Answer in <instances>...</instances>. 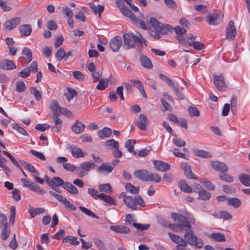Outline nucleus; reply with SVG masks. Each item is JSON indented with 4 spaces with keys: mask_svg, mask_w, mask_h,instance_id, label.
I'll return each instance as SVG.
<instances>
[{
    "mask_svg": "<svg viewBox=\"0 0 250 250\" xmlns=\"http://www.w3.org/2000/svg\"><path fill=\"white\" fill-rule=\"evenodd\" d=\"M149 22L151 26L154 27L156 32L161 33L162 35H166L168 32L175 31L177 36H181L186 33V30L179 26L175 27L174 29L169 24H165L161 23L154 18L151 17L149 19Z\"/></svg>",
    "mask_w": 250,
    "mask_h": 250,
    "instance_id": "f257e3e1",
    "label": "nucleus"
},
{
    "mask_svg": "<svg viewBox=\"0 0 250 250\" xmlns=\"http://www.w3.org/2000/svg\"><path fill=\"white\" fill-rule=\"evenodd\" d=\"M140 38L138 36H136L134 33H126L123 35L124 48L125 49L128 50L131 48H134L136 46L135 43H138L139 45H142L143 42L145 45L146 40L144 39L142 35L139 34Z\"/></svg>",
    "mask_w": 250,
    "mask_h": 250,
    "instance_id": "f03ea898",
    "label": "nucleus"
},
{
    "mask_svg": "<svg viewBox=\"0 0 250 250\" xmlns=\"http://www.w3.org/2000/svg\"><path fill=\"white\" fill-rule=\"evenodd\" d=\"M171 217L177 223L181 230L186 231L191 230V226L190 222L194 223L195 221L194 219H191L189 222L187 218L185 216L181 214L175 212L171 213Z\"/></svg>",
    "mask_w": 250,
    "mask_h": 250,
    "instance_id": "7ed1b4c3",
    "label": "nucleus"
},
{
    "mask_svg": "<svg viewBox=\"0 0 250 250\" xmlns=\"http://www.w3.org/2000/svg\"><path fill=\"white\" fill-rule=\"evenodd\" d=\"M134 175L138 179L144 181H154L159 183L161 180V176L158 174H153L145 169L136 170Z\"/></svg>",
    "mask_w": 250,
    "mask_h": 250,
    "instance_id": "20e7f679",
    "label": "nucleus"
},
{
    "mask_svg": "<svg viewBox=\"0 0 250 250\" xmlns=\"http://www.w3.org/2000/svg\"><path fill=\"white\" fill-rule=\"evenodd\" d=\"M124 201L126 206L133 210L136 209L137 205L142 207L145 206L144 200L140 195L136 196L134 197L124 195Z\"/></svg>",
    "mask_w": 250,
    "mask_h": 250,
    "instance_id": "39448f33",
    "label": "nucleus"
},
{
    "mask_svg": "<svg viewBox=\"0 0 250 250\" xmlns=\"http://www.w3.org/2000/svg\"><path fill=\"white\" fill-rule=\"evenodd\" d=\"M168 234L171 240L177 244L175 246L176 250H190L187 247V242H185L182 237L170 232H169Z\"/></svg>",
    "mask_w": 250,
    "mask_h": 250,
    "instance_id": "423d86ee",
    "label": "nucleus"
},
{
    "mask_svg": "<svg viewBox=\"0 0 250 250\" xmlns=\"http://www.w3.org/2000/svg\"><path fill=\"white\" fill-rule=\"evenodd\" d=\"M94 167H97V165L94 163L84 162L81 163L80 165V169L78 170L80 171L79 172L80 177H82L87 174L91 168Z\"/></svg>",
    "mask_w": 250,
    "mask_h": 250,
    "instance_id": "0eeeda50",
    "label": "nucleus"
},
{
    "mask_svg": "<svg viewBox=\"0 0 250 250\" xmlns=\"http://www.w3.org/2000/svg\"><path fill=\"white\" fill-rule=\"evenodd\" d=\"M213 80L214 84L218 90H223L227 87V85L224 82V78L222 74L216 75L213 74Z\"/></svg>",
    "mask_w": 250,
    "mask_h": 250,
    "instance_id": "6e6552de",
    "label": "nucleus"
},
{
    "mask_svg": "<svg viewBox=\"0 0 250 250\" xmlns=\"http://www.w3.org/2000/svg\"><path fill=\"white\" fill-rule=\"evenodd\" d=\"M222 18L223 16L221 14H208L206 17V21L208 24L215 25L221 21Z\"/></svg>",
    "mask_w": 250,
    "mask_h": 250,
    "instance_id": "1a4fd4ad",
    "label": "nucleus"
},
{
    "mask_svg": "<svg viewBox=\"0 0 250 250\" xmlns=\"http://www.w3.org/2000/svg\"><path fill=\"white\" fill-rule=\"evenodd\" d=\"M122 39L120 36H116L112 38L110 42V47L114 52H117L122 44Z\"/></svg>",
    "mask_w": 250,
    "mask_h": 250,
    "instance_id": "9d476101",
    "label": "nucleus"
},
{
    "mask_svg": "<svg viewBox=\"0 0 250 250\" xmlns=\"http://www.w3.org/2000/svg\"><path fill=\"white\" fill-rule=\"evenodd\" d=\"M21 21V17H15L6 21L4 27L8 30H12L15 28Z\"/></svg>",
    "mask_w": 250,
    "mask_h": 250,
    "instance_id": "9b49d317",
    "label": "nucleus"
},
{
    "mask_svg": "<svg viewBox=\"0 0 250 250\" xmlns=\"http://www.w3.org/2000/svg\"><path fill=\"white\" fill-rule=\"evenodd\" d=\"M225 35L228 40H233L234 39V23L232 21H229L226 29Z\"/></svg>",
    "mask_w": 250,
    "mask_h": 250,
    "instance_id": "f8f14e48",
    "label": "nucleus"
},
{
    "mask_svg": "<svg viewBox=\"0 0 250 250\" xmlns=\"http://www.w3.org/2000/svg\"><path fill=\"white\" fill-rule=\"evenodd\" d=\"M153 165L154 168L160 171L166 172L170 168V166L168 163L161 161L155 160Z\"/></svg>",
    "mask_w": 250,
    "mask_h": 250,
    "instance_id": "ddd939ff",
    "label": "nucleus"
},
{
    "mask_svg": "<svg viewBox=\"0 0 250 250\" xmlns=\"http://www.w3.org/2000/svg\"><path fill=\"white\" fill-rule=\"evenodd\" d=\"M0 68L3 70H11L16 69V65L12 61L5 59L0 62Z\"/></svg>",
    "mask_w": 250,
    "mask_h": 250,
    "instance_id": "4468645a",
    "label": "nucleus"
},
{
    "mask_svg": "<svg viewBox=\"0 0 250 250\" xmlns=\"http://www.w3.org/2000/svg\"><path fill=\"white\" fill-rule=\"evenodd\" d=\"M212 167L215 170L220 171V173L228 171V167L224 163L219 161H212L211 163Z\"/></svg>",
    "mask_w": 250,
    "mask_h": 250,
    "instance_id": "2eb2a0df",
    "label": "nucleus"
},
{
    "mask_svg": "<svg viewBox=\"0 0 250 250\" xmlns=\"http://www.w3.org/2000/svg\"><path fill=\"white\" fill-rule=\"evenodd\" d=\"M113 169L110 164L108 163H103L98 168L97 171L102 173L103 175H106L109 173H111L113 171Z\"/></svg>",
    "mask_w": 250,
    "mask_h": 250,
    "instance_id": "dca6fc26",
    "label": "nucleus"
},
{
    "mask_svg": "<svg viewBox=\"0 0 250 250\" xmlns=\"http://www.w3.org/2000/svg\"><path fill=\"white\" fill-rule=\"evenodd\" d=\"M20 34L22 37H27L31 35L32 29L30 24H24L19 28Z\"/></svg>",
    "mask_w": 250,
    "mask_h": 250,
    "instance_id": "f3484780",
    "label": "nucleus"
},
{
    "mask_svg": "<svg viewBox=\"0 0 250 250\" xmlns=\"http://www.w3.org/2000/svg\"><path fill=\"white\" fill-rule=\"evenodd\" d=\"M110 229L113 231L122 234H128L130 232V229L123 225L110 226Z\"/></svg>",
    "mask_w": 250,
    "mask_h": 250,
    "instance_id": "a211bd4d",
    "label": "nucleus"
},
{
    "mask_svg": "<svg viewBox=\"0 0 250 250\" xmlns=\"http://www.w3.org/2000/svg\"><path fill=\"white\" fill-rule=\"evenodd\" d=\"M69 151L71 152L72 156L76 158L83 157L85 156L82 150L75 146H71L69 147Z\"/></svg>",
    "mask_w": 250,
    "mask_h": 250,
    "instance_id": "6ab92c4d",
    "label": "nucleus"
},
{
    "mask_svg": "<svg viewBox=\"0 0 250 250\" xmlns=\"http://www.w3.org/2000/svg\"><path fill=\"white\" fill-rule=\"evenodd\" d=\"M140 61L142 65L145 68L151 69L153 67V64L151 60L146 55H141Z\"/></svg>",
    "mask_w": 250,
    "mask_h": 250,
    "instance_id": "aec40b11",
    "label": "nucleus"
},
{
    "mask_svg": "<svg viewBox=\"0 0 250 250\" xmlns=\"http://www.w3.org/2000/svg\"><path fill=\"white\" fill-rule=\"evenodd\" d=\"M131 83L133 84L134 87L138 89L141 94L144 97L146 98L147 96L144 87L142 83L138 80H131Z\"/></svg>",
    "mask_w": 250,
    "mask_h": 250,
    "instance_id": "412c9836",
    "label": "nucleus"
},
{
    "mask_svg": "<svg viewBox=\"0 0 250 250\" xmlns=\"http://www.w3.org/2000/svg\"><path fill=\"white\" fill-rule=\"evenodd\" d=\"M188 232H187L184 234V238L185 242H187V245L189 244L190 245L193 246V244L195 243V241L197 236L193 234L192 230L191 229Z\"/></svg>",
    "mask_w": 250,
    "mask_h": 250,
    "instance_id": "4be33fe9",
    "label": "nucleus"
},
{
    "mask_svg": "<svg viewBox=\"0 0 250 250\" xmlns=\"http://www.w3.org/2000/svg\"><path fill=\"white\" fill-rule=\"evenodd\" d=\"M85 128L84 124L79 121H77L72 126V130L75 134H79L83 131Z\"/></svg>",
    "mask_w": 250,
    "mask_h": 250,
    "instance_id": "5701e85b",
    "label": "nucleus"
},
{
    "mask_svg": "<svg viewBox=\"0 0 250 250\" xmlns=\"http://www.w3.org/2000/svg\"><path fill=\"white\" fill-rule=\"evenodd\" d=\"M147 118L144 114H141L140 115L139 121L137 123V126L143 131L146 130V125L147 123Z\"/></svg>",
    "mask_w": 250,
    "mask_h": 250,
    "instance_id": "b1692460",
    "label": "nucleus"
},
{
    "mask_svg": "<svg viewBox=\"0 0 250 250\" xmlns=\"http://www.w3.org/2000/svg\"><path fill=\"white\" fill-rule=\"evenodd\" d=\"M52 119L56 126L52 127V129L55 131L59 130L62 128V120L58 117V114H54L52 115Z\"/></svg>",
    "mask_w": 250,
    "mask_h": 250,
    "instance_id": "393cba45",
    "label": "nucleus"
},
{
    "mask_svg": "<svg viewBox=\"0 0 250 250\" xmlns=\"http://www.w3.org/2000/svg\"><path fill=\"white\" fill-rule=\"evenodd\" d=\"M112 134V130L110 128L107 127H104L103 129L99 130L98 131L99 137L101 139L109 137Z\"/></svg>",
    "mask_w": 250,
    "mask_h": 250,
    "instance_id": "a878e982",
    "label": "nucleus"
},
{
    "mask_svg": "<svg viewBox=\"0 0 250 250\" xmlns=\"http://www.w3.org/2000/svg\"><path fill=\"white\" fill-rule=\"evenodd\" d=\"M63 188L66 190L68 192L72 194L76 195L79 193V191L77 188L68 182H65Z\"/></svg>",
    "mask_w": 250,
    "mask_h": 250,
    "instance_id": "bb28decb",
    "label": "nucleus"
},
{
    "mask_svg": "<svg viewBox=\"0 0 250 250\" xmlns=\"http://www.w3.org/2000/svg\"><path fill=\"white\" fill-rule=\"evenodd\" d=\"M51 182L50 187L61 186L63 188L65 183L62 178L58 177H54L51 179Z\"/></svg>",
    "mask_w": 250,
    "mask_h": 250,
    "instance_id": "cd10ccee",
    "label": "nucleus"
},
{
    "mask_svg": "<svg viewBox=\"0 0 250 250\" xmlns=\"http://www.w3.org/2000/svg\"><path fill=\"white\" fill-rule=\"evenodd\" d=\"M179 186L181 190L185 192L190 193L192 191V189L185 180H180L179 182Z\"/></svg>",
    "mask_w": 250,
    "mask_h": 250,
    "instance_id": "c85d7f7f",
    "label": "nucleus"
},
{
    "mask_svg": "<svg viewBox=\"0 0 250 250\" xmlns=\"http://www.w3.org/2000/svg\"><path fill=\"white\" fill-rule=\"evenodd\" d=\"M184 170L185 175L188 179H197L196 175L192 173L191 168L190 166L186 165L183 168Z\"/></svg>",
    "mask_w": 250,
    "mask_h": 250,
    "instance_id": "c756f323",
    "label": "nucleus"
},
{
    "mask_svg": "<svg viewBox=\"0 0 250 250\" xmlns=\"http://www.w3.org/2000/svg\"><path fill=\"white\" fill-rule=\"evenodd\" d=\"M209 238L216 242H223L226 240L225 235L223 233L219 232L212 233Z\"/></svg>",
    "mask_w": 250,
    "mask_h": 250,
    "instance_id": "7c9ffc66",
    "label": "nucleus"
},
{
    "mask_svg": "<svg viewBox=\"0 0 250 250\" xmlns=\"http://www.w3.org/2000/svg\"><path fill=\"white\" fill-rule=\"evenodd\" d=\"M99 198L103 200L109 205H116L115 201L111 197V196L108 195H106L102 193H100Z\"/></svg>",
    "mask_w": 250,
    "mask_h": 250,
    "instance_id": "2f4dec72",
    "label": "nucleus"
},
{
    "mask_svg": "<svg viewBox=\"0 0 250 250\" xmlns=\"http://www.w3.org/2000/svg\"><path fill=\"white\" fill-rule=\"evenodd\" d=\"M68 242H70V244L73 246L79 245L80 244L79 241L77 240V237L71 236H66L62 239V243H66Z\"/></svg>",
    "mask_w": 250,
    "mask_h": 250,
    "instance_id": "473e14b6",
    "label": "nucleus"
},
{
    "mask_svg": "<svg viewBox=\"0 0 250 250\" xmlns=\"http://www.w3.org/2000/svg\"><path fill=\"white\" fill-rule=\"evenodd\" d=\"M240 182L245 186H250V175L246 174H241L239 176Z\"/></svg>",
    "mask_w": 250,
    "mask_h": 250,
    "instance_id": "72a5a7b5",
    "label": "nucleus"
},
{
    "mask_svg": "<svg viewBox=\"0 0 250 250\" xmlns=\"http://www.w3.org/2000/svg\"><path fill=\"white\" fill-rule=\"evenodd\" d=\"M50 108L52 111V115L59 114V113L61 110L62 107L60 106L58 104V103L54 100L52 102Z\"/></svg>",
    "mask_w": 250,
    "mask_h": 250,
    "instance_id": "f704fd0d",
    "label": "nucleus"
},
{
    "mask_svg": "<svg viewBox=\"0 0 250 250\" xmlns=\"http://www.w3.org/2000/svg\"><path fill=\"white\" fill-rule=\"evenodd\" d=\"M198 199L202 200H209L211 197L210 192L206 190L205 189L198 191Z\"/></svg>",
    "mask_w": 250,
    "mask_h": 250,
    "instance_id": "c9c22d12",
    "label": "nucleus"
},
{
    "mask_svg": "<svg viewBox=\"0 0 250 250\" xmlns=\"http://www.w3.org/2000/svg\"><path fill=\"white\" fill-rule=\"evenodd\" d=\"M135 144V140L133 141L132 140H128L125 144V147L127 149L128 152L132 153L134 155H136V152L134 150V146Z\"/></svg>",
    "mask_w": 250,
    "mask_h": 250,
    "instance_id": "e433bc0d",
    "label": "nucleus"
},
{
    "mask_svg": "<svg viewBox=\"0 0 250 250\" xmlns=\"http://www.w3.org/2000/svg\"><path fill=\"white\" fill-rule=\"evenodd\" d=\"M194 154L195 156L203 158H208L211 157L210 154L208 152L203 150H194Z\"/></svg>",
    "mask_w": 250,
    "mask_h": 250,
    "instance_id": "4c0bfd02",
    "label": "nucleus"
},
{
    "mask_svg": "<svg viewBox=\"0 0 250 250\" xmlns=\"http://www.w3.org/2000/svg\"><path fill=\"white\" fill-rule=\"evenodd\" d=\"M124 15L129 18L133 21H136V17L135 14L126 7L122 12Z\"/></svg>",
    "mask_w": 250,
    "mask_h": 250,
    "instance_id": "58836bf2",
    "label": "nucleus"
},
{
    "mask_svg": "<svg viewBox=\"0 0 250 250\" xmlns=\"http://www.w3.org/2000/svg\"><path fill=\"white\" fill-rule=\"evenodd\" d=\"M22 55L26 56L27 64L31 62L32 60V53L31 50L29 48L24 47L22 49Z\"/></svg>",
    "mask_w": 250,
    "mask_h": 250,
    "instance_id": "ea45409f",
    "label": "nucleus"
},
{
    "mask_svg": "<svg viewBox=\"0 0 250 250\" xmlns=\"http://www.w3.org/2000/svg\"><path fill=\"white\" fill-rule=\"evenodd\" d=\"M108 80L107 79H102L99 80V83L96 86V88L100 90H103L108 86Z\"/></svg>",
    "mask_w": 250,
    "mask_h": 250,
    "instance_id": "a19ab883",
    "label": "nucleus"
},
{
    "mask_svg": "<svg viewBox=\"0 0 250 250\" xmlns=\"http://www.w3.org/2000/svg\"><path fill=\"white\" fill-rule=\"evenodd\" d=\"M125 187L126 190L132 194H138L139 192V187H135L130 183H126Z\"/></svg>",
    "mask_w": 250,
    "mask_h": 250,
    "instance_id": "79ce46f5",
    "label": "nucleus"
},
{
    "mask_svg": "<svg viewBox=\"0 0 250 250\" xmlns=\"http://www.w3.org/2000/svg\"><path fill=\"white\" fill-rule=\"evenodd\" d=\"M66 208L71 209L72 210H76V208L65 197H63L62 201H61Z\"/></svg>",
    "mask_w": 250,
    "mask_h": 250,
    "instance_id": "37998d69",
    "label": "nucleus"
},
{
    "mask_svg": "<svg viewBox=\"0 0 250 250\" xmlns=\"http://www.w3.org/2000/svg\"><path fill=\"white\" fill-rule=\"evenodd\" d=\"M100 191L108 193V191H111L112 188L109 184H102L98 186Z\"/></svg>",
    "mask_w": 250,
    "mask_h": 250,
    "instance_id": "c03bdc74",
    "label": "nucleus"
},
{
    "mask_svg": "<svg viewBox=\"0 0 250 250\" xmlns=\"http://www.w3.org/2000/svg\"><path fill=\"white\" fill-rule=\"evenodd\" d=\"M79 208L84 213H85L87 215L91 216L92 218H96V219H99V217L97 216L94 212H93L90 210L85 208V207L80 206V207H79Z\"/></svg>",
    "mask_w": 250,
    "mask_h": 250,
    "instance_id": "a18cd8bd",
    "label": "nucleus"
},
{
    "mask_svg": "<svg viewBox=\"0 0 250 250\" xmlns=\"http://www.w3.org/2000/svg\"><path fill=\"white\" fill-rule=\"evenodd\" d=\"M26 89V85L22 81H18L16 83V90L19 92L21 93L24 92Z\"/></svg>",
    "mask_w": 250,
    "mask_h": 250,
    "instance_id": "49530a36",
    "label": "nucleus"
},
{
    "mask_svg": "<svg viewBox=\"0 0 250 250\" xmlns=\"http://www.w3.org/2000/svg\"><path fill=\"white\" fill-rule=\"evenodd\" d=\"M133 226L137 229L142 231L147 230L150 227L149 224H142L139 223H133Z\"/></svg>",
    "mask_w": 250,
    "mask_h": 250,
    "instance_id": "de8ad7c7",
    "label": "nucleus"
},
{
    "mask_svg": "<svg viewBox=\"0 0 250 250\" xmlns=\"http://www.w3.org/2000/svg\"><path fill=\"white\" fill-rule=\"evenodd\" d=\"M93 243L99 250H105V246L100 239L95 238L93 239Z\"/></svg>",
    "mask_w": 250,
    "mask_h": 250,
    "instance_id": "09e8293b",
    "label": "nucleus"
},
{
    "mask_svg": "<svg viewBox=\"0 0 250 250\" xmlns=\"http://www.w3.org/2000/svg\"><path fill=\"white\" fill-rule=\"evenodd\" d=\"M55 57L59 61H61L64 59L65 57V51L62 47H60L57 50Z\"/></svg>",
    "mask_w": 250,
    "mask_h": 250,
    "instance_id": "8fccbe9b",
    "label": "nucleus"
},
{
    "mask_svg": "<svg viewBox=\"0 0 250 250\" xmlns=\"http://www.w3.org/2000/svg\"><path fill=\"white\" fill-rule=\"evenodd\" d=\"M30 93L33 94L36 100L40 101L42 98L40 92L35 87H32L30 88Z\"/></svg>",
    "mask_w": 250,
    "mask_h": 250,
    "instance_id": "3c124183",
    "label": "nucleus"
},
{
    "mask_svg": "<svg viewBox=\"0 0 250 250\" xmlns=\"http://www.w3.org/2000/svg\"><path fill=\"white\" fill-rule=\"evenodd\" d=\"M189 46H192L194 48L197 50H200L204 48V44L203 43L198 42H189Z\"/></svg>",
    "mask_w": 250,
    "mask_h": 250,
    "instance_id": "603ef678",
    "label": "nucleus"
},
{
    "mask_svg": "<svg viewBox=\"0 0 250 250\" xmlns=\"http://www.w3.org/2000/svg\"><path fill=\"white\" fill-rule=\"evenodd\" d=\"M12 128L18 131L20 133L23 135L28 136L26 131L22 127L19 126L17 124H13Z\"/></svg>",
    "mask_w": 250,
    "mask_h": 250,
    "instance_id": "864d4df0",
    "label": "nucleus"
},
{
    "mask_svg": "<svg viewBox=\"0 0 250 250\" xmlns=\"http://www.w3.org/2000/svg\"><path fill=\"white\" fill-rule=\"evenodd\" d=\"M172 142L178 147L185 146L186 145V143L185 141L181 139L180 138H178L177 136L176 138L173 139Z\"/></svg>",
    "mask_w": 250,
    "mask_h": 250,
    "instance_id": "5fc2aeb1",
    "label": "nucleus"
},
{
    "mask_svg": "<svg viewBox=\"0 0 250 250\" xmlns=\"http://www.w3.org/2000/svg\"><path fill=\"white\" fill-rule=\"evenodd\" d=\"M73 76L76 80L79 81H83L85 79L84 75L80 71H74L73 72Z\"/></svg>",
    "mask_w": 250,
    "mask_h": 250,
    "instance_id": "6e6d98bb",
    "label": "nucleus"
},
{
    "mask_svg": "<svg viewBox=\"0 0 250 250\" xmlns=\"http://www.w3.org/2000/svg\"><path fill=\"white\" fill-rule=\"evenodd\" d=\"M105 145L111 147V148H114L115 149H117L119 147L118 143L114 139L107 140L105 142Z\"/></svg>",
    "mask_w": 250,
    "mask_h": 250,
    "instance_id": "4d7b16f0",
    "label": "nucleus"
},
{
    "mask_svg": "<svg viewBox=\"0 0 250 250\" xmlns=\"http://www.w3.org/2000/svg\"><path fill=\"white\" fill-rule=\"evenodd\" d=\"M10 230L8 229L7 225L3 227L1 238L3 240H6L9 237Z\"/></svg>",
    "mask_w": 250,
    "mask_h": 250,
    "instance_id": "13d9d810",
    "label": "nucleus"
},
{
    "mask_svg": "<svg viewBox=\"0 0 250 250\" xmlns=\"http://www.w3.org/2000/svg\"><path fill=\"white\" fill-rule=\"evenodd\" d=\"M88 192L89 194L95 199L100 197V193L98 191L93 188H89L88 189Z\"/></svg>",
    "mask_w": 250,
    "mask_h": 250,
    "instance_id": "bf43d9fd",
    "label": "nucleus"
},
{
    "mask_svg": "<svg viewBox=\"0 0 250 250\" xmlns=\"http://www.w3.org/2000/svg\"><path fill=\"white\" fill-rule=\"evenodd\" d=\"M67 90L69 92V94H66V97L67 100L70 101L72 99L74 98V96L77 95V93L75 90L72 89L71 88H68Z\"/></svg>",
    "mask_w": 250,
    "mask_h": 250,
    "instance_id": "052dcab7",
    "label": "nucleus"
},
{
    "mask_svg": "<svg viewBox=\"0 0 250 250\" xmlns=\"http://www.w3.org/2000/svg\"><path fill=\"white\" fill-rule=\"evenodd\" d=\"M62 12L69 19L72 18L74 15L72 11L67 6H64L62 8Z\"/></svg>",
    "mask_w": 250,
    "mask_h": 250,
    "instance_id": "680f3d73",
    "label": "nucleus"
},
{
    "mask_svg": "<svg viewBox=\"0 0 250 250\" xmlns=\"http://www.w3.org/2000/svg\"><path fill=\"white\" fill-rule=\"evenodd\" d=\"M188 111L191 116L198 117L200 115V112L197 108L193 106H190L188 108Z\"/></svg>",
    "mask_w": 250,
    "mask_h": 250,
    "instance_id": "e2e57ef3",
    "label": "nucleus"
},
{
    "mask_svg": "<svg viewBox=\"0 0 250 250\" xmlns=\"http://www.w3.org/2000/svg\"><path fill=\"white\" fill-rule=\"evenodd\" d=\"M219 177L222 180L226 182H231L233 181V178L225 174L224 172L220 173L219 175Z\"/></svg>",
    "mask_w": 250,
    "mask_h": 250,
    "instance_id": "0e129e2a",
    "label": "nucleus"
},
{
    "mask_svg": "<svg viewBox=\"0 0 250 250\" xmlns=\"http://www.w3.org/2000/svg\"><path fill=\"white\" fill-rule=\"evenodd\" d=\"M159 77L162 80L166 82L169 85L174 86V82L166 75L163 74H160Z\"/></svg>",
    "mask_w": 250,
    "mask_h": 250,
    "instance_id": "69168bd1",
    "label": "nucleus"
},
{
    "mask_svg": "<svg viewBox=\"0 0 250 250\" xmlns=\"http://www.w3.org/2000/svg\"><path fill=\"white\" fill-rule=\"evenodd\" d=\"M219 218L229 220L232 218V216L227 211L223 210L219 212Z\"/></svg>",
    "mask_w": 250,
    "mask_h": 250,
    "instance_id": "338daca9",
    "label": "nucleus"
},
{
    "mask_svg": "<svg viewBox=\"0 0 250 250\" xmlns=\"http://www.w3.org/2000/svg\"><path fill=\"white\" fill-rule=\"evenodd\" d=\"M63 167L66 170L69 171H74L76 170V167L75 165L70 163H63Z\"/></svg>",
    "mask_w": 250,
    "mask_h": 250,
    "instance_id": "774afa93",
    "label": "nucleus"
}]
</instances>
